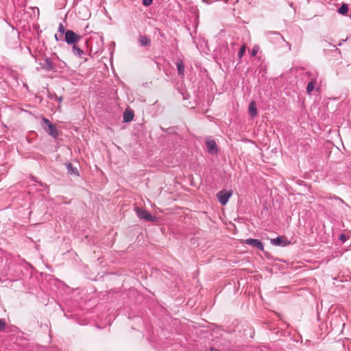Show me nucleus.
Returning <instances> with one entry per match:
<instances>
[{
  "label": "nucleus",
  "mask_w": 351,
  "mask_h": 351,
  "mask_svg": "<svg viewBox=\"0 0 351 351\" xmlns=\"http://www.w3.org/2000/svg\"><path fill=\"white\" fill-rule=\"evenodd\" d=\"M55 97H56V99H58V101H59L60 102H61V101H62V97H58V96H57L56 95H55Z\"/></svg>",
  "instance_id": "nucleus-25"
},
{
  "label": "nucleus",
  "mask_w": 351,
  "mask_h": 351,
  "mask_svg": "<svg viewBox=\"0 0 351 351\" xmlns=\"http://www.w3.org/2000/svg\"><path fill=\"white\" fill-rule=\"evenodd\" d=\"M249 114L251 117H254L257 115L258 111L256 108V104L254 101H252L248 107Z\"/></svg>",
  "instance_id": "nucleus-9"
},
{
  "label": "nucleus",
  "mask_w": 351,
  "mask_h": 351,
  "mask_svg": "<svg viewBox=\"0 0 351 351\" xmlns=\"http://www.w3.org/2000/svg\"><path fill=\"white\" fill-rule=\"evenodd\" d=\"M178 73L180 75H184V66L182 60H179L176 63Z\"/></svg>",
  "instance_id": "nucleus-16"
},
{
  "label": "nucleus",
  "mask_w": 351,
  "mask_h": 351,
  "mask_svg": "<svg viewBox=\"0 0 351 351\" xmlns=\"http://www.w3.org/2000/svg\"><path fill=\"white\" fill-rule=\"evenodd\" d=\"M211 350V351H220V350H217V349H216V348H211V350Z\"/></svg>",
  "instance_id": "nucleus-26"
},
{
  "label": "nucleus",
  "mask_w": 351,
  "mask_h": 351,
  "mask_svg": "<svg viewBox=\"0 0 351 351\" xmlns=\"http://www.w3.org/2000/svg\"><path fill=\"white\" fill-rule=\"evenodd\" d=\"M58 32L61 34V36H62V35L64 34H65V29H64V27L63 25V24L62 23H60L59 24V26H58Z\"/></svg>",
  "instance_id": "nucleus-19"
},
{
  "label": "nucleus",
  "mask_w": 351,
  "mask_h": 351,
  "mask_svg": "<svg viewBox=\"0 0 351 351\" xmlns=\"http://www.w3.org/2000/svg\"><path fill=\"white\" fill-rule=\"evenodd\" d=\"M72 51L74 55L77 56L79 58H82L84 55V51L82 49H80L78 47H77L75 44L73 45V46L72 47Z\"/></svg>",
  "instance_id": "nucleus-15"
},
{
  "label": "nucleus",
  "mask_w": 351,
  "mask_h": 351,
  "mask_svg": "<svg viewBox=\"0 0 351 351\" xmlns=\"http://www.w3.org/2000/svg\"><path fill=\"white\" fill-rule=\"evenodd\" d=\"M267 38L273 43H280L285 41L282 36L277 32H268L266 33Z\"/></svg>",
  "instance_id": "nucleus-5"
},
{
  "label": "nucleus",
  "mask_w": 351,
  "mask_h": 351,
  "mask_svg": "<svg viewBox=\"0 0 351 351\" xmlns=\"http://www.w3.org/2000/svg\"><path fill=\"white\" fill-rule=\"evenodd\" d=\"M245 243L252 245L261 250H264L263 244L258 239H247L245 240Z\"/></svg>",
  "instance_id": "nucleus-8"
},
{
  "label": "nucleus",
  "mask_w": 351,
  "mask_h": 351,
  "mask_svg": "<svg viewBox=\"0 0 351 351\" xmlns=\"http://www.w3.org/2000/svg\"><path fill=\"white\" fill-rule=\"evenodd\" d=\"M341 239L343 241L345 240V236L343 234L341 235Z\"/></svg>",
  "instance_id": "nucleus-27"
},
{
  "label": "nucleus",
  "mask_w": 351,
  "mask_h": 351,
  "mask_svg": "<svg viewBox=\"0 0 351 351\" xmlns=\"http://www.w3.org/2000/svg\"><path fill=\"white\" fill-rule=\"evenodd\" d=\"M40 64L43 69L47 71H55V66L49 58H45L43 62Z\"/></svg>",
  "instance_id": "nucleus-7"
},
{
  "label": "nucleus",
  "mask_w": 351,
  "mask_h": 351,
  "mask_svg": "<svg viewBox=\"0 0 351 351\" xmlns=\"http://www.w3.org/2000/svg\"><path fill=\"white\" fill-rule=\"evenodd\" d=\"M138 42L142 47H148L151 45V40L147 36L140 35Z\"/></svg>",
  "instance_id": "nucleus-10"
},
{
  "label": "nucleus",
  "mask_w": 351,
  "mask_h": 351,
  "mask_svg": "<svg viewBox=\"0 0 351 351\" xmlns=\"http://www.w3.org/2000/svg\"><path fill=\"white\" fill-rule=\"evenodd\" d=\"M245 49H246V47L245 45H243L241 47V48L238 52V57L239 59H241L245 54Z\"/></svg>",
  "instance_id": "nucleus-18"
},
{
  "label": "nucleus",
  "mask_w": 351,
  "mask_h": 351,
  "mask_svg": "<svg viewBox=\"0 0 351 351\" xmlns=\"http://www.w3.org/2000/svg\"><path fill=\"white\" fill-rule=\"evenodd\" d=\"M66 169L70 175L79 176V171L71 163L66 164Z\"/></svg>",
  "instance_id": "nucleus-11"
},
{
  "label": "nucleus",
  "mask_w": 351,
  "mask_h": 351,
  "mask_svg": "<svg viewBox=\"0 0 351 351\" xmlns=\"http://www.w3.org/2000/svg\"><path fill=\"white\" fill-rule=\"evenodd\" d=\"M347 39H342L339 41V43H338V46H341L343 43H344Z\"/></svg>",
  "instance_id": "nucleus-24"
},
{
  "label": "nucleus",
  "mask_w": 351,
  "mask_h": 351,
  "mask_svg": "<svg viewBox=\"0 0 351 351\" xmlns=\"http://www.w3.org/2000/svg\"><path fill=\"white\" fill-rule=\"evenodd\" d=\"M81 39V36L72 30H67L65 32L64 40L69 45H75Z\"/></svg>",
  "instance_id": "nucleus-2"
},
{
  "label": "nucleus",
  "mask_w": 351,
  "mask_h": 351,
  "mask_svg": "<svg viewBox=\"0 0 351 351\" xmlns=\"http://www.w3.org/2000/svg\"><path fill=\"white\" fill-rule=\"evenodd\" d=\"M134 210L138 217L141 219L150 222L154 221L156 219V217L146 210L142 209L139 207H136Z\"/></svg>",
  "instance_id": "nucleus-3"
},
{
  "label": "nucleus",
  "mask_w": 351,
  "mask_h": 351,
  "mask_svg": "<svg viewBox=\"0 0 351 351\" xmlns=\"http://www.w3.org/2000/svg\"><path fill=\"white\" fill-rule=\"evenodd\" d=\"M134 117V112L132 111H125L123 113V121L129 122L132 120Z\"/></svg>",
  "instance_id": "nucleus-14"
},
{
  "label": "nucleus",
  "mask_w": 351,
  "mask_h": 351,
  "mask_svg": "<svg viewBox=\"0 0 351 351\" xmlns=\"http://www.w3.org/2000/svg\"><path fill=\"white\" fill-rule=\"evenodd\" d=\"M317 84V80L315 78H312L311 80L308 83L306 86V93L307 94H311V93L315 89V84Z\"/></svg>",
  "instance_id": "nucleus-12"
},
{
  "label": "nucleus",
  "mask_w": 351,
  "mask_h": 351,
  "mask_svg": "<svg viewBox=\"0 0 351 351\" xmlns=\"http://www.w3.org/2000/svg\"><path fill=\"white\" fill-rule=\"evenodd\" d=\"M206 145L207 147V151L209 154L214 155L217 154L218 152L217 146L216 142L213 139H206Z\"/></svg>",
  "instance_id": "nucleus-6"
},
{
  "label": "nucleus",
  "mask_w": 351,
  "mask_h": 351,
  "mask_svg": "<svg viewBox=\"0 0 351 351\" xmlns=\"http://www.w3.org/2000/svg\"><path fill=\"white\" fill-rule=\"evenodd\" d=\"M153 0H143V5L145 6H148L152 4Z\"/></svg>",
  "instance_id": "nucleus-20"
},
{
  "label": "nucleus",
  "mask_w": 351,
  "mask_h": 351,
  "mask_svg": "<svg viewBox=\"0 0 351 351\" xmlns=\"http://www.w3.org/2000/svg\"><path fill=\"white\" fill-rule=\"evenodd\" d=\"M348 12V5L346 3H343L338 10V12L342 15H345Z\"/></svg>",
  "instance_id": "nucleus-17"
},
{
  "label": "nucleus",
  "mask_w": 351,
  "mask_h": 351,
  "mask_svg": "<svg viewBox=\"0 0 351 351\" xmlns=\"http://www.w3.org/2000/svg\"><path fill=\"white\" fill-rule=\"evenodd\" d=\"M41 126L43 129L53 138H56L59 136V132L57 127L56 125L51 123L48 119L45 117L42 118Z\"/></svg>",
  "instance_id": "nucleus-1"
},
{
  "label": "nucleus",
  "mask_w": 351,
  "mask_h": 351,
  "mask_svg": "<svg viewBox=\"0 0 351 351\" xmlns=\"http://www.w3.org/2000/svg\"><path fill=\"white\" fill-rule=\"evenodd\" d=\"M55 39H56L57 41H58V40H61V39H62V36H61V35H60V36H58L57 34H56V35H55Z\"/></svg>",
  "instance_id": "nucleus-23"
},
{
  "label": "nucleus",
  "mask_w": 351,
  "mask_h": 351,
  "mask_svg": "<svg viewBox=\"0 0 351 351\" xmlns=\"http://www.w3.org/2000/svg\"><path fill=\"white\" fill-rule=\"evenodd\" d=\"M257 51H258V50H257V49H256L255 48H254V49L252 50L251 55H252V56H256V53H257Z\"/></svg>",
  "instance_id": "nucleus-22"
},
{
  "label": "nucleus",
  "mask_w": 351,
  "mask_h": 351,
  "mask_svg": "<svg viewBox=\"0 0 351 351\" xmlns=\"http://www.w3.org/2000/svg\"><path fill=\"white\" fill-rule=\"evenodd\" d=\"M5 327V323L3 320L0 319V331L3 330Z\"/></svg>",
  "instance_id": "nucleus-21"
},
{
  "label": "nucleus",
  "mask_w": 351,
  "mask_h": 351,
  "mask_svg": "<svg viewBox=\"0 0 351 351\" xmlns=\"http://www.w3.org/2000/svg\"><path fill=\"white\" fill-rule=\"evenodd\" d=\"M284 238L282 237H278L275 239H271V243L274 245H285L283 243Z\"/></svg>",
  "instance_id": "nucleus-13"
},
{
  "label": "nucleus",
  "mask_w": 351,
  "mask_h": 351,
  "mask_svg": "<svg viewBox=\"0 0 351 351\" xmlns=\"http://www.w3.org/2000/svg\"><path fill=\"white\" fill-rule=\"evenodd\" d=\"M333 47H335V51H338L339 52H340V50L338 48H337L335 45H333Z\"/></svg>",
  "instance_id": "nucleus-28"
},
{
  "label": "nucleus",
  "mask_w": 351,
  "mask_h": 351,
  "mask_svg": "<svg viewBox=\"0 0 351 351\" xmlns=\"http://www.w3.org/2000/svg\"><path fill=\"white\" fill-rule=\"evenodd\" d=\"M232 195V191L221 190L217 193V198L220 204L224 206L228 203Z\"/></svg>",
  "instance_id": "nucleus-4"
}]
</instances>
